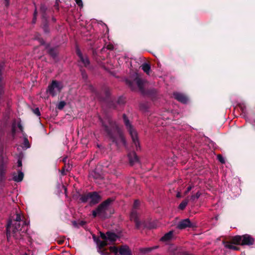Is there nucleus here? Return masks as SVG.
<instances>
[{
  "instance_id": "f257e3e1",
  "label": "nucleus",
  "mask_w": 255,
  "mask_h": 255,
  "mask_svg": "<svg viewBox=\"0 0 255 255\" xmlns=\"http://www.w3.org/2000/svg\"><path fill=\"white\" fill-rule=\"evenodd\" d=\"M27 230V224L22 219L19 214H16L15 219L9 221L7 224L6 235L7 238L13 236L16 239L21 238Z\"/></svg>"
},
{
  "instance_id": "f03ea898",
  "label": "nucleus",
  "mask_w": 255,
  "mask_h": 255,
  "mask_svg": "<svg viewBox=\"0 0 255 255\" xmlns=\"http://www.w3.org/2000/svg\"><path fill=\"white\" fill-rule=\"evenodd\" d=\"M108 122L109 125V128L105 124L104 122L102 121V123L103 126L105 127V130L112 139L113 141L115 142L118 146L121 144L126 145V142L125 139L117 125L113 121L109 120H108Z\"/></svg>"
},
{
  "instance_id": "7ed1b4c3",
  "label": "nucleus",
  "mask_w": 255,
  "mask_h": 255,
  "mask_svg": "<svg viewBox=\"0 0 255 255\" xmlns=\"http://www.w3.org/2000/svg\"><path fill=\"white\" fill-rule=\"evenodd\" d=\"M113 201V200L111 198H109L100 204L95 210L93 211V217L98 216L101 218H107L106 212Z\"/></svg>"
},
{
  "instance_id": "20e7f679",
  "label": "nucleus",
  "mask_w": 255,
  "mask_h": 255,
  "mask_svg": "<svg viewBox=\"0 0 255 255\" xmlns=\"http://www.w3.org/2000/svg\"><path fill=\"white\" fill-rule=\"evenodd\" d=\"M100 236L103 241L98 240L97 242L100 249L108 244L114 242L118 238V236L115 233L111 232H107L106 234L101 233Z\"/></svg>"
},
{
  "instance_id": "39448f33",
  "label": "nucleus",
  "mask_w": 255,
  "mask_h": 255,
  "mask_svg": "<svg viewBox=\"0 0 255 255\" xmlns=\"http://www.w3.org/2000/svg\"><path fill=\"white\" fill-rule=\"evenodd\" d=\"M123 119L125 124L131 136L132 142L136 147V149L137 150L138 149H140V145L137 132L132 127L129 120L128 119V118L125 115H123Z\"/></svg>"
},
{
  "instance_id": "423d86ee",
  "label": "nucleus",
  "mask_w": 255,
  "mask_h": 255,
  "mask_svg": "<svg viewBox=\"0 0 255 255\" xmlns=\"http://www.w3.org/2000/svg\"><path fill=\"white\" fill-rule=\"evenodd\" d=\"M233 242L234 244L242 245H251L254 244V239L250 235L246 234L242 236H235L233 238Z\"/></svg>"
},
{
  "instance_id": "0eeeda50",
  "label": "nucleus",
  "mask_w": 255,
  "mask_h": 255,
  "mask_svg": "<svg viewBox=\"0 0 255 255\" xmlns=\"http://www.w3.org/2000/svg\"><path fill=\"white\" fill-rule=\"evenodd\" d=\"M63 86L61 82L55 80L52 81L48 86L47 92L53 97L55 96L61 92Z\"/></svg>"
},
{
  "instance_id": "6e6552de",
  "label": "nucleus",
  "mask_w": 255,
  "mask_h": 255,
  "mask_svg": "<svg viewBox=\"0 0 255 255\" xmlns=\"http://www.w3.org/2000/svg\"><path fill=\"white\" fill-rule=\"evenodd\" d=\"M101 197L96 192L90 193V204H96L101 200Z\"/></svg>"
},
{
  "instance_id": "1a4fd4ad",
  "label": "nucleus",
  "mask_w": 255,
  "mask_h": 255,
  "mask_svg": "<svg viewBox=\"0 0 255 255\" xmlns=\"http://www.w3.org/2000/svg\"><path fill=\"white\" fill-rule=\"evenodd\" d=\"M191 227H192V225L189 219L181 220L177 225V228L179 229H184Z\"/></svg>"
},
{
  "instance_id": "9d476101",
  "label": "nucleus",
  "mask_w": 255,
  "mask_h": 255,
  "mask_svg": "<svg viewBox=\"0 0 255 255\" xmlns=\"http://www.w3.org/2000/svg\"><path fill=\"white\" fill-rule=\"evenodd\" d=\"M132 84H136V86H137V87L138 88L139 90L141 92L143 91V86L144 85V81L143 80L139 79V78H136L134 80V81L132 82V83H129L130 87H131V88L132 89H133V88L132 87Z\"/></svg>"
},
{
  "instance_id": "9b49d317",
  "label": "nucleus",
  "mask_w": 255,
  "mask_h": 255,
  "mask_svg": "<svg viewBox=\"0 0 255 255\" xmlns=\"http://www.w3.org/2000/svg\"><path fill=\"white\" fill-rule=\"evenodd\" d=\"M173 96L175 99L183 104L187 103L188 100L187 97L185 95L180 93H174Z\"/></svg>"
},
{
  "instance_id": "f8f14e48",
  "label": "nucleus",
  "mask_w": 255,
  "mask_h": 255,
  "mask_svg": "<svg viewBox=\"0 0 255 255\" xmlns=\"http://www.w3.org/2000/svg\"><path fill=\"white\" fill-rule=\"evenodd\" d=\"M77 54L79 56L80 61L82 63L83 65L86 67L90 64V61L87 56H83L79 49H77Z\"/></svg>"
},
{
  "instance_id": "ddd939ff",
  "label": "nucleus",
  "mask_w": 255,
  "mask_h": 255,
  "mask_svg": "<svg viewBox=\"0 0 255 255\" xmlns=\"http://www.w3.org/2000/svg\"><path fill=\"white\" fill-rule=\"evenodd\" d=\"M130 218L131 220L135 222L136 227L139 228L140 223L138 220V214L135 210L133 209L132 210Z\"/></svg>"
},
{
  "instance_id": "4468645a",
  "label": "nucleus",
  "mask_w": 255,
  "mask_h": 255,
  "mask_svg": "<svg viewBox=\"0 0 255 255\" xmlns=\"http://www.w3.org/2000/svg\"><path fill=\"white\" fill-rule=\"evenodd\" d=\"M128 157L130 163L131 165L137 163L139 161L138 158L134 152H131L128 154Z\"/></svg>"
},
{
  "instance_id": "2eb2a0df",
  "label": "nucleus",
  "mask_w": 255,
  "mask_h": 255,
  "mask_svg": "<svg viewBox=\"0 0 255 255\" xmlns=\"http://www.w3.org/2000/svg\"><path fill=\"white\" fill-rule=\"evenodd\" d=\"M119 253L121 255H131V252L129 247L126 245L121 247L119 249Z\"/></svg>"
},
{
  "instance_id": "dca6fc26",
  "label": "nucleus",
  "mask_w": 255,
  "mask_h": 255,
  "mask_svg": "<svg viewBox=\"0 0 255 255\" xmlns=\"http://www.w3.org/2000/svg\"><path fill=\"white\" fill-rule=\"evenodd\" d=\"M23 178V173L19 171L17 174L15 173L13 174V180L16 182H20L22 180Z\"/></svg>"
},
{
  "instance_id": "f3484780",
  "label": "nucleus",
  "mask_w": 255,
  "mask_h": 255,
  "mask_svg": "<svg viewBox=\"0 0 255 255\" xmlns=\"http://www.w3.org/2000/svg\"><path fill=\"white\" fill-rule=\"evenodd\" d=\"M173 237V231H169L168 233L165 234L164 236L161 238V241L166 242L170 240Z\"/></svg>"
},
{
  "instance_id": "a211bd4d",
  "label": "nucleus",
  "mask_w": 255,
  "mask_h": 255,
  "mask_svg": "<svg viewBox=\"0 0 255 255\" xmlns=\"http://www.w3.org/2000/svg\"><path fill=\"white\" fill-rule=\"evenodd\" d=\"M223 244L225 245V247L226 248L233 250L234 251H236L239 249L238 247H237L236 246H235V245L231 243L223 242Z\"/></svg>"
},
{
  "instance_id": "6ab92c4d",
  "label": "nucleus",
  "mask_w": 255,
  "mask_h": 255,
  "mask_svg": "<svg viewBox=\"0 0 255 255\" xmlns=\"http://www.w3.org/2000/svg\"><path fill=\"white\" fill-rule=\"evenodd\" d=\"M80 200L83 203H86L87 202L90 203V193L87 194L82 195L81 196Z\"/></svg>"
},
{
  "instance_id": "aec40b11",
  "label": "nucleus",
  "mask_w": 255,
  "mask_h": 255,
  "mask_svg": "<svg viewBox=\"0 0 255 255\" xmlns=\"http://www.w3.org/2000/svg\"><path fill=\"white\" fill-rule=\"evenodd\" d=\"M142 69L147 74L149 75L150 71V66L147 63H144L141 66Z\"/></svg>"
},
{
  "instance_id": "412c9836",
  "label": "nucleus",
  "mask_w": 255,
  "mask_h": 255,
  "mask_svg": "<svg viewBox=\"0 0 255 255\" xmlns=\"http://www.w3.org/2000/svg\"><path fill=\"white\" fill-rule=\"evenodd\" d=\"M6 169V166L5 165H4L3 163H2L0 165V176L1 177H2L4 176L5 171Z\"/></svg>"
},
{
  "instance_id": "4be33fe9",
  "label": "nucleus",
  "mask_w": 255,
  "mask_h": 255,
  "mask_svg": "<svg viewBox=\"0 0 255 255\" xmlns=\"http://www.w3.org/2000/svg\"><path fill=\"white\" fill-rule=\"evenodd\" d=\"M188 203V200L187 199H185L183 200L179 205V209L180 210H183L185 209L186 206L187 205Z\"/></svg>"
},
{
  "instance_id": "5701e85b",
  "label": "nucleus",
  "mask_w": 255,
  "mask_h": 255,
  "mask_svg": "<svg viewBox=\"0 0 255 255\" xmlns=\"http://www.w3.org/2000/svg\"><path fill=\"white\" fill-rule=\"evenodd\" d=\"M201 195V193L199 192H197L195 195H192L190 199L192 201H194L196 199H198Z\"/></svg>"
},
{
  "instance_id": "b1692460",
  "label": "nucleus",
  "mask_w": 255,
  "mask_h": 255,
  "mask_svg": "<svg viewBox=\"0 0 255 255\" xmlns=\"http://www.w3.org/2000/svg\"><path fill=\"white\" fill-rule=\"evenodd\" d=\"M23 145L24 147L23 148H24L25 149H27L30 147L29 141L26 138H25L24 139Z\"/></svg>"
},
{
  "instance_id": "393cba45",
  "label": "nucleus",
  "mask_w": 255,
  "mask_h": 255,
  "mask_svg": "<svg viewBox=\"0 0 255 255\" xmlns=\"http://www.w3.org/2000/svg\"><path fill=\"white\" fill-rule=\"evenodd\" d=\"M157 247H154V248H144V249H142V250H141V251L142 252H144V253L149 252H150L151 251H152L153 249L157 248Z\"/></svg>"
},
{
  "instance_id": "a878e982",
  "label": "nucleus",
  "mask_w": 255,
  "mask_h": 255,
  "mask_svg": "<svg viewBox=\"0 0 255 255\" xmlns=\"http://www.w3.org/2000/svg\"><path fill=\"white\" fill-rule=\"evenodd\" d=\"M65 106V103L64 101H61L59 103L58 105V108L59 110H62Z\"/></svg>"
},
{
  "instance_id": "bb28decb",
  "label": "nucleus",
  "mask_w": 255,
  "mask_h": 255,
  "mask_svg": "<svg viewBox=\"0 0 255 255\" xmlns=\"http://www.w3.org/2000/svg\"><path fill=\"white\" fill-rule=\"evenodd\" d=\"M217 158L218 160L222 163H224L225 161L224 157L221 155H218Z\"/></svg>"
},
{
  "instance_id": "cd10ccee",
  "label": "nucleus",
  "mask_w": 255,
  "mask_h": 255,
  "mask_svg": "<svg viewBox=\"0 0 255 255\" xmlns=\"http://www.w3.org/2000/svg\"><path fill=\"white\" fill-rule=\"evenodd\" d=\"M110 249L111 252L115 253L116 254L118 252V249L116 247H111Z\"/></svg>"
},
{
  "instance_id": "c85d7f7f",
  "label": "nucleus",
  "mask_w": 255,
  "mask_h": 255,
  "mask_svg": "<svg viewBox=\"0 0 255 255\" xmlns=\"http://www.w3.org/2000/svg\"><path fill=\"white\" fill-rule=\"evenodd\" d=\"M16 123L14 122L12 125V133L13 135L15 134L16 132Z\"/></svg>"
},
{
  "instance_id": "c756f323",
  "label": "nucleus",
  "mask_w": 255,
  "mask_h": 255,
  "mask_svg": "<svg viewBox=\"0 0 255 255\" xmlns=\"http://www.w3.org/2000/svg\"><path fill=\"white\" fill-rule=\"evenodd\" d=\"M33 112L36 116H40V111H39L38 108H37L33 109Z\"/></svg>"
},
{
  "instance_id": "7c9ffc66",
  "label": "nucleus",
  "mask_w": 255,
  "mask_h": 255,
  "mask_svg": "<svg viewBox=\"0 0 255 255\" xmlns=\"http://www.w3.org/2000/svg\"><path fill=\"white\" fill-rule=\"evenodd\" d=\"M17 127L19 129L20 131L21 132H23V127H22V126L20 123V122H18L17 123Z\"/></svg>"
},
{
  "instance_id": "2f4dec72",
  "label": "nucleus",
  "mask_w": 255,
  "mask_h": 255,
  "mask_svg": "<svg viewBox=\"0 0 255 255\" xmlns=\"http://www.w3.org/2000/svg\"><path fill=\"white\" fill-rule=\"evenodd\" d=\"M139 205V201L137 200H135L133 204V209L135 210V209H136L138 207Z\"/></svg>"
},
{
  "instance_id": "473e14b6",
  "label": "nucleus",
  "mask_w": 255,
  "mask_h": 255,
  "mask_svg": "<svg viewBox=\"0 0 255 255\" xmlns=\"http://www.w3.org/2000/svg\"><path fill=\"white\" fill-rule=\"evenodd\" d=\"M75 1L77 3V4H78L79 6L80 7H83V2H82V0H75Z\"/></svg>"
},
{
  "instance_id": "72a5a7b5",
  "label": "nucleus",
  "mask_w": 255,
  "mask_h": 255,
  "mask_svg": "<svg viewBox=\"0 0 255 255\" xmlns=\"http://www.w3.org/2000/svg\"><path fill=\"white\" fill-rule=\"evenodd\" d=\"M107 48L109 50H113L114 49V45L112 44H109L107 45Z\"/></svg>"
},
{
  "instance_id": "f704fd0d",
  "label": "nucleus",
  "mask_w": 255,
  "mask_h": 255,
  "mask_svg": "<svg viewBox=\"0 0 255 255\" xmlns=\"http://www.w3.org/2000/svg\"><path fill=\"white\" fill-rule=\"evenodd\" d=\"M192 188V187L191 186H189V187H188V188H187V190H186V191L184 193V194L185 195L187 194L188 193V192L191 190Z\"/></svg>"
},
{
  "instance_id": "c9c22d12",
  "label": "nucleus",
  "mask_w": 255,
  "mask_h": 255,
  "mask_svg": "<svg viewBox=\"0 0 255 255\" xmlns=\"http://www.w3.org/2000/svg\"><path fill=\"white\" fill-rule=\"evenodd\" d=\"M36 13H37L36 10L35 9V11H34V17H33V19L32 20V22L33 23H35V21H36Z\"/></svg>"
},
{
  "instance_id": "e433bc0d",
  "label": "nucleus",
  "mask_w": 255,
  "mask_h": 255,
  "mask_svg": "<svg viewBox=\"0 0 255 255\" xmlns=\"http://www.w3.org/2000/svg\"><path fill=\"white\" fill-rule=\"evenodd\" d=\"M102 255H109V254L107 252H104L103 251H98Z\"/></svg>"
},
{
  "instance_id": "4c0bfd02",
  "label": "nucleus",
  "mask_w": 255,
  "mask_h": 255,
  "mask_svg": "<svg viewBox=\"0 0 255 255\" xmlns=\"http://www.w3.org/2000/svg\"><path fill=\"white\" fill-rule=\"evenodd\" d=\"M17 165L18 167H21L22 166V161L21 160L19 159L17 161Z\"/></svg>"
},
{
  "instance_id": "58836bf2",
  "label": "nucleus",
  "mask_w": 255,
  "mask_h": 255,
  "mask_svg": "<svg viewBox=\"0 0 255 255\" xmlns=\"http://www.w3.org/2000/svg\"><path fill=\"white\" fill-rule=\"evenodd\" d=\"M40 9L42 11H44L46 8L44 5H41Z\"/></svg>"
},
{
  "instance_id": "ea45409f",
  "label": "nucleus",
  "mask_w": 255,
  "mask_h": 255,
  "mask_svg": "<svg viewBox=\"0 0 255 255\" xmlns=\"http://www.w3.org/2000/svg\"><path fill=\"white\" fill-rule=\"evenodd\" d=\"M5 1V4L6 6H8L9 2V0H4Z\"/></svg>"
},
{
  "instance_id": "a19ab883",
  "label": "nucleus",
  "mask_w": 255,
  "mask_h": 255,
  "mask_svg": "<svg viewBox=\"0 0 255 255\" xmlns=\"http://www.w3.org/2000/svg\"><path fill=\"white\" fill-rule=\"evenodd\" d=\"M176 197L177 198H180L181 197V194L179 192L177 193V195H176Z\"/></svg>"
},
{
  "instance_id": "79ce46f5",
  "label": "nucleus",
  "mask_w": 255,
  "mask_h": 255,
  "mask_svg": "<svg viewBox=\"0 0 255 255\" xmlns=\"http://www.w3.org/2000/svg\"><path fill=\"white\" fill-rule=\"evenodd\" d=\"M59 1V0H56V1Z\"/></svg>"
}]
</instances>
